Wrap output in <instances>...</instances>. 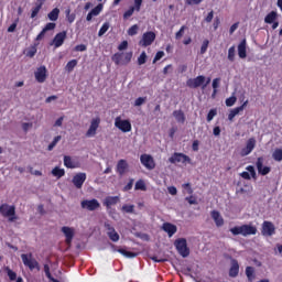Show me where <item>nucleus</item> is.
<instances>
[{
	"label": "nucleus",
	"mask_w": 282,
	"mask_h": 282,
	"mask_svg": "<svg viewBox=\"0 0 282 282\" xmlns=\"http://www.w3.org/2000/svg\"><path fill=\"white\" fill-rule=\"evenodd\" d=\"M76 65H78V61L77 59H72L66 64V72H74V68L76 67Z\"/></svg>",
	"instance_id": "nucleus-40"
},
{
	"label": "nucleus",
	"mask_w": 282,
	"mask_h": 282,
	"mask_svg": "<svg viewBox=\"0 0 282 282\" xmlns=\"http://www.w3.org/2000/svg\"><path fill=\"white\" fill-rule=\"evenodd\" d=\"M127 169H129V163H127V160H119L117 163V173L124 175V173H127Z\"/></svg>",
	"instance_id": "nucleus-25"
},
{
	"label": "nucleus",
	"mask_w": 282,
	"mask_h": 282,
	"mask_svg": "<svg viewBox=\"0 0 282 282\" xmlns=\"http://www.w3.org/2000/svg\"><path fill=\"white\" fill-rule=\"evenodd\" d=\"M4 272L9 276L10 281H17V272L12 271L10 267H4Z\"/></svg>",
	"instance_id": "nucleus-37"
},
{
	"label": "nucleus",
	"mask_w": 282,
	"mask_h": 282,
	"mask_svg": "<svg viewBox=\"0 0 282 282\" xmlns=\"http://www.w3.org/2000/svg\"><path fill=\"white\" fill-rule=\"evenodd\" d=\"M246 276L249 282L254 281V267H247L246 268Z\"/></svg>",
	"instance_id": "nucleus-33"
},
{
	"label": "nucleus",
	"mask_w": 282,
	"mask_h": 282,
	"mask_svg": "<svg viewBox=\"0 0 282 282\" xmlns=\"http://www.w3.org/2000/svg\"><path fill=\"white\" fill-rule=\"evenodd\" d=\"M272 158L275 162H282V149H275L272 153Z\"/></svg>",
	"instance_id": "nucleus-36"
},
{
	"label": "nucleus",
	"mask_w": 282,
	"mask_h": 282,
	"mask_svg": "<svg viewBox=\"0 0 282 282\" xmlns=\"http://www.w3.org/2000/svg\"><path fill=\"white\" fill-rule=\"evenodd\" d=\"M135 206L134 205H123L121 207V210H123V213H133Z\"/></svg>",
	"instance_id": "nucleus-55"
},
{
	"label": "nucleus",
	"mask_w": 282,
	"mask_h": 282,
	"mask_svg": "<svg viewBox=\"0 0 282 282\" xmlns=\"http://www.w3.org/2000/svg\"><path fill=\"white\" fill-rule=\"evenodd\" d=\"M115 127L119 129V131H122V133H129L132 129L131 121L128 119L122 120L120 117L115 119Z\"/></svg>",
	"instance_id": "nucleus-6"
},
{
	"label": "nucleus",
	"mask_w": 282,
	"mask_h": 282,
	"mask_svg": "<svg viewBox=\"0 0 282 282\" xmlns=\"http://www.w3.org/2000/svg\"><path fill=\"white\" fill-rule=\"evenodd\" d=\"M257 147V139L250 138L247 141V144L245 148L241 149L240 155L241 158H246V155H250L252 151H254V148Z\"/></svg>",
	"instance_id": "nucleus-11"
},
{
	"label": "nucleus",
	"mask_w": 282,
	"mask_h": 282,
	"mask_svg": "<svg viewBox=\"0 0 282 282\" xmlns=\"http://www.w3.org/2000/svg\"><path fill=\"white\" fill-rule=\"evenodd\" d=\"M215 116H217V109H210L207 113V122H210Z\"/></svg>",
	"instance_id": "nucleus-56"
},
{
	"label": "nucleus",
	"mask_w": 282,
	"mask_h": 282,
	"mask_svg": "<svg viewBox=\"0 0 282 282\" xmlns=\"http://www.w3.org/2000/svg\"><path fill=\"white\" fill-rule=\"evenodd\" d=\"M80 206L84 210H98V208H100V203L98 202V199L93 198V199H85L82 200Z\"/></svg>",
	"instance_id": "nucleus-9"
},
{
	"label": "nucleus",
	"mask_w": 282,
	"mask_h": 282,
	"mask_svg": "<svg viewBox=\"0 0 282 282\" xmlns=\"http://www.w3.org/2000/svg\"><path fill=\"white\" fill-rule=\"evenodd\" d=\"M162 229L164 230V232H166L169 235V237H173V235H175V232H177V226H175L171 223H164L162 226Z\"/></svg>",
	"instance_id": "nucleus-22"
},
{
	"label": "nucleus",
	"mask_w": 282,
	"mask_h": 282,
	"mask_svg": "<svg viewBox=\"0 0 282 282\" xmlns=\"http://www.w3.org/2000/svg\"><path fill=\"white\" fill-rule=\"evenodd\" d=\"M131 58H133V53L129 52L123 55V63L122 65H129L131 63Z\"/></svg>",
	"instance_id": "nucleus-48"
},
{
	"label": "nucleus",
	"mask_w": 282,
	"mask_h": 282,
	"mask_svg": "<svg viewBox=\"0 0 282 282\" xmlns=\"http://www.w3.org/2000/svg\"><path fill=\"white\" fill-rule=\"evenodd\" d=\"M174 246L181 257L186 259V257L191 256V248H188V242H186L185 238H178L174 241Z\"/></svg>",
	"instance_id": "nucleus-3"
},
{
	"label": "nucleus",
	"mask_w": 282,
	"mask_h": 282,
	"mask_svg": "<svg viewBox=\"0 0 282 282\" xmlns=\"http://www.w3.org/2000/svg\"><path fill=\"white\" fill-rule=\"evenodd\" d=\"M44 4L45 2L35 1L34 7L31 9V19H36V17H39V12H41Z\"/></svg>",
	"instance_id": "nucleus-23"
},
{
	"label": "nucleus",
	"mask_w": 282,
	"mask_h": 282,
	"mask_svg": "<svg viewBox=\"0 0 282 282\" xmlns=\"http://www.w3.org/2000/svg\"><path fill=\"white\" fill-rule=\"evenodd\" d=\"M87 180V174L86 173H77L75 176H73V184L77 188H83V184H85Z\"/></svg>",
	"instance_id": "nucleus-17"
},
{
	"label": "nucleus",
	"mask_w": 282,
	"mask_h": 282,
	"mask_svg": "<svg viewBox=\"0 0 282 282\" xmlns=\"http://www.w3.org/2000/svg\"><path fill=\"white\" fill-rule=\"evenodd\" d=\"M185 202L189 203L192 206L197 205V198L193 196V194H189V196L185 197Z\"/></svg>",
	"instance_id": "nucleus-51"
},
{
	"label": "nucleus",
	"mask_w": 282,
	"mask_h": 282,
	"mask_svg": "<svg viewBox=\"0 0 282 282\" xmlns=\"http://www.w3.org/2000/svg\"><path fill=\"white\" fill-rule=\"evenodd\" d=\"M135 12V8L134 7H130L124 13H123V19L124 21L131 19V17H133V13Z\"/></svg>",
	"instance_id": "nucleus-43"
},
{
	"label": "nucleus",
	"mask_w": 282,
	"mask_h": 282,
	"mask_svg": "<svg viewBox=\"0 0 282 282\" xmlns=\"http://www.w3.org/2000/svg\"><path fill=\"white\" fill-rule=\"evenodd\" d=\"M171 164H175V162H182L183 164H191V156L184 154V153H177L175 152L171 158H170Z\"/></svg>",
	"instance_id": "nucleus-14"
},
{
	"label": "nucleus",
	"mask_w": 282,
	"mask_h": 282,
	"mask_svg": "<svg viewBox=\"0 0 282 282\" xmlns=\"http://www.w3.org/2000/svg\"><path fill=\"white\" fill-rule=\"evenodd\" d=\"M104 228L107 230V236L109 237L110 241H113L115 243L120 241V235L116 231V228H113L111 224L105 223Z\"/></svg>",
	"instance_id": "nucleus-12"
},
{
	"label": "nucleus",
	"mask_w": 282,
	"mask_h": 282,
	"mask_svg": "<svg viewBox=\"0 0 282 282\" xmlns=\"http://www.w3.org/2000/svg\"><path fill=\"white\" fill-rule=\"evenodd\" d=\"M205 83L206 76L199 75L196 78L187 79L186 85L189 87V89H197V87H204Z\"/></svg>",
	"instance_id": "nucleus-8"
},
{
	"label": "nucleus",
	"mask_w": 282,
	"mask_h": 282,
	"mask_svg": "<svg viewBox=\"0 0 282 282\" xmlns=\"http://www.w3.org/2000/svg\"><path fill=\"white\" fill-rule=\"evenodd\" d=\"M120 202V197L118 196H107L104 200V206H106L107 210H111V206H116Z\"/></svg>",
	"instance_id": "nucleus-20"
},
{
	"label": "nucleus",
	"mask_w": 282,
	"mask_h": 282,
	"mask_svg": "<svg viewBox=\"0 0 282 282\" xmlns=\"http://www.w3.org/2000/svg\"><path fill=\"white\" fill-rule=\"evenodd\" d=\"M90 12L93 15L98 17L102 12V3L97 4Z\"/></svg>",
	"instance_id": "nucleus-47"
},
{
	"label": "nucleus",
	"mask_w": 282,
	"mask_h": 282,
	"mask_svg": "<svg viewBox=\"0 0 282 282\" xmlns=\"http://www.w3.org/2000/svg\"><path fill=\"white\" fill-rule=\"evenodd\" d=\"M276 234V227L272 221L264 220L262 224L261 235L263 237H272V235Z\"/></svg>",
	"instance_id": "nucleus-7"
},
{
	"label": "nucleus",
	"mask_w": 282,
	"mask_h": 282,
	"mask_svg": "<svg viewBox=\"0 0 282 282\" xmlns=\"http://www.w3.org/2000/svg\"><path fill=\"white\" fill-rule=\"evenodd\" d=\"M124 55L122 53H116L112 55V61L117 65H122Z\"/></svg>",
	"instance_id": "nucleus-35"
},
{
	"label": "nucleus",
	"mask_w": 282,
	"mask_h": 282,
	"mask_svg": "<svg viewBox=\"0 0 282 282\" xmlns=\"http://www.w3.org/2000/svg\"><path fill=\"white\" fill-rule=\"evenodd\" d=\"M55 29H56V23H54V22H48V23H46V25L44 26V30H45L46 32H50V31L55 30Z\"/></svg>",
	"instance_id": "nucleus-59"
},
{
	"label": "nucleus",
	"mask_w": 282,
	"mask_h": 282,
	"mask_svg": "<svg viewBox=\"0 0 282 282\" xmlns=\"http://www.w3.org/2000/svg\"><path fill=\"white\" fill-rule=\"evenodd\" d=\"M208 45H210V41L204 40L200 46V54H206V52H208Z\"/></svg>",
	"instance_id": "nucleus-46"
},
{
	"label": "nucleus",
	"mask_w": 282,
	"mask_h": 282,
	"mask_svg": "<svg viewBox=\"0 0 282 282\" xmlns=\"http://www.w3.org/2000/svg\"><path fill=\"white\" fill-rule=\"evenodd\" d=\"M61 14V9L54 8L48 14L50 21H58V15Z\"/></svg>",
	"instance_id": "nucleus-31"
},
{
	"label": "nucleus",
	"mask_w": 282,
	"mask_h": 282,
	"mask_svg": "<svg viewBox=\"0 0 282 282\" xmlns=\"http://www.w3.org/2000/svg\"><path fill=\"white\" fill-rule=\"evenodd\" d=\"M147 102V97H139L134 101V107H142Z\"/></svg>",
	"instance_id": "nucleus-53"
},
{
	"label": "nucleus",
	"mask_w": 282,
	"mask_h": 282,
	"mask_svg": "<svg viewBox=\"0 0 282 282\" xmlns=\"http://www.w3.org/2000/svg\"><path fill=\"white\" fill-rule=\"evenodd\" d=\"M213 19H215V11H210L207 17H205L204 21L205 23H213Z\"/></svg>",
	"instance_id": "nucleus-54"
},
{
	"label": "nucleus",
	"mask_w": 282,
	"mask_h": 282,
	"mask_svg": "<svg viewBox=\"0 0 282 282\" xmlns=\"http://www.w3.org/2000/svg\"><path fill=\"white\" fill-rule=\"evenodd\" d=\"M65 13H66V19L68 23H74V21H76V13H72L70 9H67Z\"/></svg>",
	"instance_id": "nucleus-42"
},
{
	"label": "nucleus",
	"mask_w": 282,
	"mask_h": 282,
	"mask_svg": "<svg viewBox=\"0 0 282 282\" xmlns=\"http://www.w3.org/2000/svg\"><path fill=\"white\" fill-rule=\"evenodd\" d=\"M138 30H140V26H138V24L132 25V26L128 30L129 36H135V34H138Z\"/></svg>",
	"instance_id": "nucleus-49"
},
{
	"label": "nucleus",
	"mask_w": 282,
	"mask_h": 282,
	"mask_svg": "<svg viewBox=\"0 0 282 282\" xmlns=\"http://www.w3.org/2000/svg\"><path fill=\"white\" fill-rule=\"evenodd\" d=\"M173 117L180 124H184L186 122V115H184V111L182 110H174Z\"/></svg>",
	"instance_id": "nucleus-27"
},
{
	"label": "nucleus",
	"mask_w": 282,
	"mask_h": 282,
	"mask_svg": "<svg viewBox=\"0 0 282 282\" xmlns=\"http://www.w3.org/2000/svg\"><path fill=\"white\" fill-rule=\"evenodd\" d=\"M225 102H226V107H232L235 102H237V97L231 96L227 98Z\"/></svg>",
	"instance_id": "nucleus-52"
},
{
	"label": "nucleus",
	"mask_w": 282,
	"mask_h": 282,
	"mask_svg": "<svg viewBox=\"0 0 282 282\" xmlns=\"http://www.w3.org/2000/svg\"><path fill=\"white\" fill-rule=\"evenodd\" d=\"M44 272H45V276L52 281V279H54V276H52V272H50V264H44Z\"/></svg>",
	"instance_id": "nucleus-57"
},
{
	"label": "nucleus",
	"mask_w": 282,
	"mask_h": 282,
	"mask_svg": "<svg viewBox=\"0 0 282 282\" xmlns=\"http://www.w3.org/2000/svg\"><path fill=\"white\" fill-rule=\"evenodd\" d=\"M229 276L232 279L239 276V262L237 260L231 261V267L229 269Z\"/></svg>",
	"instance_id": "nucleus-26"
},
{
	"label": "nucleus",
	"mask_w": 282,
	"mask_h": 282,
	"mask_svg": "<svg viewBox=\"0 0 282 282\" xmlns=\"http://www.w3.org/2000/svg\"><path fill=\"white\" fill-rule=\"evenodd\" d=\"M67 39V32L66 31H62L59 33H57L54 39H53V45L55 47H61L63 45V43H65V40Z\"/></svg>",
	"instance_id": "nucleus-18"
},
{
	"label": "nucleus",
	"mask_w": 282,
	"mask_h": 282,
	"mask_svg": "<svg viewBox=\"0 0 282 282\" xmlns=\"http://www.w3.org/2000/svg\"><path fill=\"white\" fill-rule=\"evenodd\" d=\"M21 259L25 268H29V270H40L39 261L34 259L32 253H22Z\"/></svg>",
	"instance_id": "nucleus-4"
},
{
	"label": "nucleus",
	"mask_w": 282,
	"mask_h": 282,
	"mask_svg": "<svg viewBox=\"0 0 282 282\" xmlns=\"http://www.w3.org/2000/svg\"><path fill=\"white\" fill-rule=\"evenodd\" d=\"M52 175L57 177V180H61V177H65V169L56 166L52 170Z\"/></svg>",
	"instance_id": "nucleus-29"
},
{
	"label": "nucleus",
	"mask_w": 282,
	"mask_h": 282,
	"mask_svg": "<svg viewBox=\"0 0 282 282\" xmlns=\"http://www.w3.org/2000/svg\"><path fill=\"white\" fill-rule=\"evenodd\" d=\"M62 232L66 237L67 246H72V241L74 239V229L72 227H62Z\"/></svg>",
	"instance_id": "nucleus-21"
},
{
	"label": "nucleus",
	"mask_w": 282,
	"mask_h": 282,
	"mask_svg": "<svg viewBox=\"0 0 282 282\" xmlns=\"http://www.w3.org/2000/svg\"><path fill=\"white\" fill-rule=\"evenodd\" d=\"M62 138L63 137L61 135L55 137L53 141L48 144L47 151H54V147H56L61 142Z\"/></svg>",
	"instance_id": "nucleus-38"
},
{
	"label": "nucleus",
	"mask_w": 282,
	"mask_h": 282,
	"mask_svg": "<svg viewBox=\"0 0 282 282\" xmlns=\"http://www.w3.org/2000/svg\"><path fill=\"white\" fill-rule=\"evenodd\" d=\"M184 30H186V26H181V29L175 34L176 39H182V36H184Z\"/></svg>",
	"instance_id": "nucleus-64"
},
{
	"label": "nucleus",
	"mask_w": 282,
	"mask_h": 282,
	"mask_svg": "<svg viewBox=\"0 0 282 282\" xmlns=\"http://www.w3.org/2000/svg\"><path fill=\"white\" fill-rule=\"evenodd\" d=\"M210 215L217 228H221V226H224V217H221V214L218 210H212Z\"/></svg>",
	"instance_id": "nucleus-24"
},
{
	"label": "nucleus",
	"mask_w": 282,
	"mask_h": 282,
	"mask_svg": "<svg viewBox=\"0 0 282 282\" xmlns=\"http://www.w3.org/2000/svg\"><path fill=\"white\" fill-rule=\"evenodd\" d=\"M0 215L2 217H8L9 221H17V207L14 205L1 204Z\"/></svg>",
	"instance_id": "nucleus-2"
},
{
	"label": "nucleus",
	"mask_w": 282,
	"mask_h": 282,
	"mask_svg": "<svg viewBox=\"0 0 282 282\" xmlns=\"http://www.w3.org/2000/svg\"><path fill=\"white\" fill-rule=\"evenodd\" d=\"M236 48L235 46L229 47L227 58L230 63H235Z\"/></svg>",
	"instance_id": "nucleus-41"
},
{
	"label": "nucleus",
	"mask_w": 282,
	"mask_h": 282,
	"mask_svg": "<svg viewBox=\"0 0 282 282\" xmlns=\"http://www.w3.org/2000/svg\"><path fill=\"white\" fill-rule=\"evenodd\" d=\"M259 175H268L272 171L271 166H263V156H259L256 162Z\"/></svg>",
	"instance_id": "nucleus-15"
},
{
	"label": "nucleus",
	"mask_w": 282,
	"mask_h": 282,
	"mask_svg": "<svg viewBox=\"0 0 282 282\" xmlns=\"http://www.w3.org/2000/svg\"><path fill=\"white\" fill-rule=\"evenodd\" d=\"M182 188L187 192V195H193V187L191 186V183H184L182 185Z\"/></svg>",
	"instance_id": "nucleus-58"
},
{
	"label": "nucleus",
	"mask_w": 282,
	"mask_h": 282,
	"mask_svg": "<svg viewBox=\"0 0 282 282\" xmlns=\"http://www.w3.org/2000/svg\"><path fill=\"white\" fill-rule=\"evenodd\" d=\"M127 47H129V42L123 41L119 44L118 50L119 52H122L123 50H127Z\"/></svg>",
	"instance_id": "nucleus-63"
},
{
	"label": "nucleus",
	"mask_w": 282,
	"mask_h": 282,
	"mask_svg": "<svg viewBox=\"0 0 282 282\" xmlns=\"http://www.w3.org/2000/svg\"><path fill=\"white\" fill-rule=\"evenodd\" d=\"M98 127H100V118L97 117L91 119L89 129L86 132V138H94L98 131Z\"/></svg>",
	"instance_id": "nucleus-13"
},
{
	"label": "nucleus",
	"mask_w": 282,
	"mask_h": 282,
	"mask_svg": "<svg viewBox=\"0 0 282 282\" xmlns=\"http://www.w3.org/2000/svg\"><path fill=\"white\" fill-rule=\"evenodd\" d=\"M246 171L248 172L240 173V177H242V180H251V177H253V180H257V171H254V166L249 165L246 167Z\"/></svg>",
	"instance_id": "nucleus-19"
},
{
	"label": "nucleus",
	"mask_w": 282,
	"mask_h": 282,
	"mask_svg": "<svg viewBox=\"0 0 282 282\" xmlns=\"http://www.w3.org/2000/svg\"><path fill=\"white\" fill-rule=\"evenodd\" d=\"M158 35L153 31H147L143 33L141 40L139 41V46L140 47H149L155 43V39Z\"/></svg>",
	"instance_id": "nucleus-5"
},
{
	"label": "nucleus",
	"mask_w": 282,
	"mask_h": 282,
	"mask_svg": "<svg viewBox=\"0 0 282 282\" xmlns=\"http://www.w3.org/2000/svg\"><path fill=\"white\" fill-rule=\"evenodd\" d=\"M238 56L239 58H246V56H248L246 51V40H242L238 45Z\"/></svg>",
	"instance_id": "nucleus-28"
},
{
	"label": "nucleus",
	"mask_w": 282,
	"mask_h": 282,
	"mask_svg": "<svg viewBox=\"0 0 282 282\" xmlns=\"http://www.w3.org/2000/svg\"><path fill=\"white\" fill-rule=\"evenodd\" d=\"M35 80L39 83H45L47 80V68L45 66H40L34 73Z\"/></svg>",
	"instance_id": "nucleus-16"
},
{
	"label": "nucleus",
	"mask_w": 282,
	"mask_h": 282,
	"mask_svg": "<svg viewBox=\"0 0 282 282\" xmlns=\"http://www.w3.org/2000/svg\"><path fill=\"white\" fill-rule=\"evenodd\" d=\"M147 63V52H142L138 57V65H144Z\"/></svg>",
	"instance_id": "nucleus-50"
},
{
	"label": "nucleus",
	"mask_w": 282,
	"mask_h": 282,
	"mask_svg": "<svg viewBox=\"0 0 282 282\" xmlns=\"http://www.w3.org/2000/svg\"><path fill=\"white\" fill-rule=\"evenodd\" d=\"M140 162L148 171L155 169V160L151 154H141Z\"/></svg>",
	"instance_id": "nucleus-10"
},
{
	"label": "nucleus",
	"mask_w": 282,
	"mask_h": 282,
	"mask_svg": "<svg viewBox=\"0 0 282 282\" xmlns=\"http://www.w3.org/2000/svg\"><path fill=\"white\" fill-rule=\"evenodd\" d=\"M230 232L237 237V235H242V237H248L250 235H257V227L252 225H241L236 226L230 229Z\"/></svg>",
	"instance_id": "nucleus-1"
},
{
	"label": "nucleus",
	"mask_w": 282,
	"mask_h": 282,
	"mask_svg": "<svg viewBox=\"0 0 282 282\" xmlns=\"http://www.w3.org/2000/svg\"><path fill=\"white\" fill-rule=\"evenodd\" d=\"M75 52H87V45L78 44L75 46Z\"/></svg>",
	"instance_id": "nucleus-61"
},
{
	"label": "nucleus",
	"mask_w": 282,
	"mask_h": 282,
	"mask_svg": "<svg viewBox=\"0 0 282 282\" xmlns=\"http://www.w3.org/2000/svg\"><path fill=\"white\" fill-rule=\"evenodd\" d=\"M109 28H110L109 22H105L99 29L98 36H105V34H107V32L109 31Z\"/></svg>",
	"instance_id": "nucleus-39"
},
{
	"label": "nucleus",
	"mask_w": 282,
	"mask_h": 282,
	"mask_svg": "<svg viewBox=\"0 0 282 282\" xmlns=\"http://www.w3.org/2000/svg\"><path fill=\"white\" fill-rule=\"evenodd\" d=\"M64 166H66V169H76V163H74V161L72 160V156L65 155Z\"/></svg>",
	"instance_id": "nucleus-34"
},
{
	"label": "nucleus",
	"mask_w": 282,
	"mask_h": 282,
	"mask_svg": "<svg viewBox=\"0 0 282 282\" xmlns=\"http://www.w3.org/2000/svg\"><path fill=\"white\" fill-rule=\"evenodd\" d=\"M276 11H271L269 14L265 15L264 18V23L272 24L274 21H276Z\"/></svg>",
	"instance_id": "nucleus-32"
},
{
	"label": "nucleus",
	"mask_w": 282,
	"mask_h": 282,
	"mask_svg": "<svg viewBox=\"0 0 282 282\" xmlns=\"http://www.w3.org/2000/svg\"><path fill=\"white\" fill-rule=\"evenodd\" d=\"M163 56H164V52L159 51L153 58V63H158V61H160Z\"/></svg>",
	"instance_id": "nucleus-62"
},
{
	"label": "nucleus",
	"mask_w": 282,
	"mask_h": 282,
	"mask_svg": "<svg viewBox=\"0 0 282 282\" xmlns=\"http://www.w3.org/2000/svg\"><path fill=\"white\" fill-rule=\"evenodd\" d=\"M134 189L135 191H147V184L142 180H139V181H137V183L134 185Z\"/></svg>",
	"instance_id": "nucleus-44"
},
{
	"label": "nucleus",
	"mask_w": 282,
	"mask_h": 282,
	"mask_svg": "<svg viewBox=\"0 0 282 282\" xmlns=\"http://www.w3.org/2000/svg\"><path fill=\"white\" fill-rule=\"evenodd\" d=\"M246 107H248V100H246L240 107L234 108L231 111L236 116H239V113H241V111H243V109H246Z\"/></svg>",
	"instance_id": "nucleus-45"
},
{
	"label": "nucleus",
	"mask_w": 282,
	"mask_h": 282,
	"mask_svg": "<svg viewBox=\"0 0 282 282\" xmlns=\"http://www.w3.org/2000/svg\"><path fill=\"white\" fill-rule=\"evenodd\" d=\"M118 252L127 259H135L138 257V252L127 251L126 249H118Z\"/></svg>",
	"instance_id": "nucleus-30"
},
{
	"label": "nucleus",
	"mask_w": 282,
	"mask_h": 282,
	"mask_svg": "<svg viewBox=\"0 0 282 282\" xmlns=\"http://www.w3.org/2000/svg\"><path fill=\"white\" fill-rule=\"evenodd\" d=\"M144 0H134V6L132 8L135 9V12H140L141 8H142V2Z\"/></svg>",
	"instance_id": "nucleus-60"
}]
</instances>
